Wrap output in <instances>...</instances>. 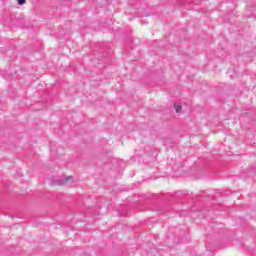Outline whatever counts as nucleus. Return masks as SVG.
Segmentation results:
<instances>
[{
	"label": "nucleus",
	"mask_w": 256,
	"mask_h": 256,
	"mask_svg": "<svg viewBox=\"0 0 256 256\" xmlns=\"http://www.w3.org/2000/svg\"><path fill=\"white\" fill-rule=\"evenodd\" d=\"M65 181L64 182H58L57 185H65V183H69V181H71V179H73V177L68 176L64 178Z\"/></svg>",
	"instance_id": "1"
},
{
	"label": "nucleus",
	"mask_w": 256,
	"mask_h": 256,
	"mask_svg": "<svg viewBox=\"0 0 256 256\" xmlns=\"http://www.w3.org/2000/svg\"><path fill=\"white\" fill-rule=\"evenodd\" d=\"M174 109L176 113H181V109H182L181 104H174Z\"/></svg>",
	"instance_id": "2"
},
{
	"label": "nucleus",
	"mask_w": 256,
	"mask_h": 256,
	"mask_svg": "<svg viewBox=\"0 0 256 256\" xmlns=\"http://www.w3.org/2000/svg\"><path fill=\"white\" fill-rule=\"evenodd\" d=\"M27 0H17L18 5H25Z\"/></svg>",
	"instance_id": "3"
}]
</instances>
